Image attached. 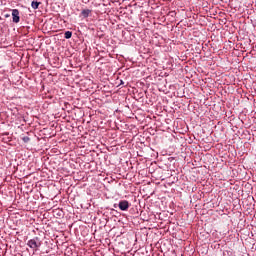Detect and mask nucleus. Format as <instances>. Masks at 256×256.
Returning a JSON list of instances; mask_svg holds the SVG:
<instances>
[{
    "label": "nucleus",
    "mask_w": 256,
    "mask_h": 256,
    "mask_svg": "<svg viewBox=\"0 0 256 256\" xmlns=\"http://www.w3.org/2000/svg\"><path fill=\"white\" fill-rule=\"evenodd\" d=\"M28 246L30 249H33V240L28 241Z\"/></svg>",
    "instance_id": "9"
},
{
    "label": "nucleus",
    "mask_w": 256,
    "mask_h": 256,
    "mask_svg": "<svg viewBox=\"0 0 256 256\" xmlns=\"http://www.w3.org/2000/svg\"><path fill=\"white\" fill-rule=\"evenodd\" d=\"M129 207H131V203L127 200H120L118 203L120 211H129Z\"/></svg>",
    "instance_id": "1"
},
{
    "label": "nucleus",
    "mask_w": 256,
    "mask_h": 256,
    "mask_svg": "<svg viewBox=\"0 0 256 256\" xmlns=\"http://www.w3.org/2000/svg\"><path fill=\"white\" fill-rule=\"evenodd\" d=\"M113 207L114 209H117V207H119V204H114Z\"/></svg>",
    "instance_id": "11"
},
{
    "label": "nucleus",
    "mask_w": 256,
    "mask_h": 256,
    "mask_svg": "<svg viewBox=\"0 0 256 256\" xmlns=\"http://www.w3.org/2000/svg\"><path fill=\"white\" fill-rule=\"evenodd\" d=\"M5 17H9V14H6Z\"/></svg>",
    "instance_id": "14"
},
{
    "label": "nucleus",
    "mask_w": 256,
    "mask_h": 256,
    "mask_svg": "<svg viewBox=\"0 0 256 256\" xmlns=\"http://www.w3.org/2000/svg\"><path fill=\"white\" fill-rule=\"evenodd\" d=\"M121 85H125V82H123V80H120L119 87H121Z\"/></svg>",
    "instance_id": "10"
},
{
    "label": "nucleus",
    "mask_w": 256,
    "mask_h": 256,
    "mask_svg": "<svg viewBox=\"0 0 256 256\" xmlns=\"http://www.w3.org/2000/svg\"><path fill=\"white\" fill-rule=\"evenodd\" d=\"M31 7H33V2H31Z\"/></svg>",
    "instance_id": "16"
},
{
    "label": "nucleus",
    "mask_w": 256,
    "mask_h": 256,
    "mask_svg": "<svg viewBox=\"0 0 256 256\" xmlns=\"http://www.w3.org/2000/svg\"><path fill=\"white\" fill-rule=\"evenodd\" d=\"M34 139H36V141H39V137L37 136H34Z\"/></svg>",
    "instance_id": "12"
},
{
    "label": "nucleus",
    "mask_w": 256,
    "mask_h": 256,
    "mask_svg": "<svg viewBox=\"0 0 256 256\" xmlns=\"http://www.w3.org/2000/svg\"><path fill=\"white\" fill-rule=\"evenodd\" d=\"M91 13L90 9H84L81 12L82 17H84V19H87V17H89V14Z\"/></svg>",
    "instance_id": "6"
},
{
    "label": "nucleus",
    "mask_w": 256,
    "mask_h": 256,
    "mask_svg": "<svg viewBox=\"0 0 256 256\" xmlns=\"http://www.w3.org/2000/svg\"><path fill=\"white\" fill-rule=\"evenodd\" d=\"M22 140L24 141V143H29V141H31V138H29V136H24Z\"/></svg>",
    "instance_id": "8"
},
{
    "label": "nucleus",
    "mask_w": 256,
    "mask_h": 256,
    "mask_svg": "<svg viewBox=\"0 0 256 256\" xmlns=\"http://www.w3.org/2000/svg\"><path fill=\"white\" fill-rule=\"evenodd\" d=\"M43 3V0H33V9H39V5Z\"/></svg>",
    "instance_id": "5"
},
{
    "label": "nucleus",
    "mask_w": 256,
    "mask_h": 256,
    "mask_svg": "<svg viewBox=\"0 0 256 256\" xmlns=\"http://www.w3.org/2000/svg\"><path fill=\"white\" fill-rule=\"evenodd\" d=\"M34 119H39L37 116H34Z\"/></svg>",
    "instance_id": "13"
},
{
    "label": "nucleus",
    "mask_w": 256,
    "mask_h": 256,
    "mask_svg": "<svg viewBox=\"0 0 256 256\" xmlns=\"http://www.w3.org/2000/svg\"><path fill=\"white\" fill-rule=\"evenodd\" d=\"M41 45H38L37 48L34 47V51H35V54H34V59L36 61H39V59H45V54H43V52H41Z\"/></svg>",
    "instance_id": "3"
},
{
    "label": "nucleus",
    "mask_w": 256,
    "mask_h": 256,
    "mask_svg": "<svg viewBox=\"0 0 256 256\" xmlns=\"http://www.w3.org/2000/svg\"><path fill=\"white\" fill-rule=\"evenodd\" d=\"M12 21L13 23H19L21 17L19 16V11L17 9L12 10Z\"/></svg>",
    "instance_id": "4"
},
{
    "label": "nucleus",
    "mask_w": 256,
    "mask_h": 256,
    "mask_svg": "<svg viewBox=\"0 0 256 256\" xmlns=\"http://www.w3.org/2000/svg\"><path fill=\"white\" fill-rule=\"evenodd\" d=\"M64 37H65V39H71V37H73V32H71V31H66V32L64 33Z\"/></svg>",
    "instance_id": "7"
},
{
    "label": "nucleus",
    "mask_w": 256,
    "mask_h": 256,
    "mask_svg": "<svg viewBox=\"0 0 256 256\" xmlns=\"http://www.w3.org/2000/svg\"><path fill=\"white\" fill-rule=\"evenodd\" d=\"M34 235H37V232H36V231H34Z\"/></svg>",
    "instance_id": "15"
},
{
    "label": "nucleus",
    "mask_w": 256,
    "mask_h": 256,
    "mask_svg": "<svg viewBox=\"0 0 256 256\" xmlns=\"http://www.w3.org/2000/svg\"><path fill=\"white\" fill-rule=\"evenodd\" d=\"M34 193V199H41L43 197V194H41V182H36Z\"/></svg>",
    "instance_id": "2"
}]
</instances>
